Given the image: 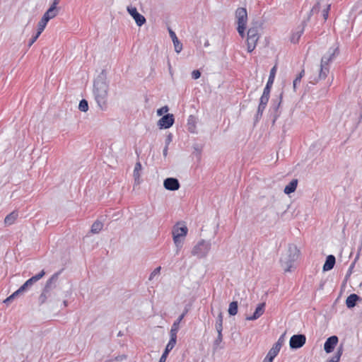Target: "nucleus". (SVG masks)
<instances>
[{
  "mask_svg": "<svg viewBox=\"0 0 362 362\" xmlns=\"http://www.w3.org/2000/svg\"><path fill=\"white\" fill-rule=\"evenodd\" d=\"M339 53V47L330 48L328 51V55H325L321 59L320 66L319 75L314 77L313 83H317L319 80L325 79L329 73V63L331 62L337 55Z\"/></svg>",
  "mask_w": 362,
  "mask_h": 362,
  "instance_id": "obj_3",
  "label": "nucleus"
},
{
  "mask_svg": "<svg viewBox=\"0 0 362 362\" xmlns=\"http://www.w3.org/2000/svg\"><path fill=\"white\" fill-rule=\"evenodd\" d=\"M336 263V258L334 255H329L326 257L325 262L323 265L322 269L324 272H327L332 269Z\"/></svg>",
  "mask_w": 362,
  "mask_h": 362,
  "instance_id": "obj_17",
  "label": "nucleus"
},
{
  "mask_svg": "<svg viewBox=\"0 0 362 362\" xmlns=\"http://www.w3.org/2000/svg\"><path fill=\"white\" fill-rule=\"evenodd\" d=\"M339 341V339L337 336L333 335L327 339L324 344V349L326 353L329 354L334 351L335 346Z\"/></svg>",
  "mask_w": 362,
  "mask_h": 362,
  "instance_id": "obj_13",
  "label": "nucleus"
},
{
  "mask_svg": "<svg viewBox=\"0 0 362 362\" xmlns=\"http://www.w3.org/2000/svg\"><path fill=\"white\" fill-rule=\"evenodd\" d=\"M299 252V250L295 245H289L287 257L284 259H281V264L285 267V272L291 271V269L293 267V263L298 258Z\"/></svg>",
  "mask_w": 362,
  "mask_h": 362,
  "instance_id": "obj_4",
  "label": "nucleus"
},
{
  "mask_svg": "<svg viewBox=\"0 0 362 362\" xmlns=\"http://www.w3.org/2000/svg\"><path fill=\"white\" fill-rule=\"evenodd\" d=\"M183 320V315H180L179 317L173 324L170 334L177 335V333L180 329V323Z\"/></svg>",
  "mask_w": 362,
  "mask_h": 362,
  "instance_id": "obj_26",
  "label": "nucleus"
},
{
  "mask_svg": "<svg viewBox=\"0 0 362 362\" xmlns=\"http://www.w3.org/2000/svg\"><path fill=\"white\" fill-rule=\"evenodd\" d=\"M163 186L168 190L175 191L180 188V185L177 178L168 177L164 180Z\"/></svg>",
  "mask_w": 362,
  "mask_h": 362,
  "instance_id": "obj_12",
  "label": "nucleus"
},
{
  "mask_svg": "<svg viewBox=\"0 0 362 362\" xmlns=\"http://www.w3.org/2000/svg\"><path fill=\"white\" fill-rule=\"evenodd\" d=\"M306 342V337L303 334L293 335L289 341L290 348L291 349H298L304 346Z\"/></svg>",
  "mask_w": 362,
  "mask_h": 362,
  "instance_id": "obj_6",
  "label": "nucleus"
},
{
  "mask_svg": "<svg viewBox=\"0 0 362 362\" xmlns=\"http://www.w3.org/2000/svg\"><path fill=\"white\" fill-rule=\"evenodd\" d=\"M330 6H331L330 4H327L326 8L325 9H323V11H322V16H323V18L325 19V21H326L328 18Z\"/></svg>",
  "mask_w": 362,
  "mask_h": 362,
  "instance_id": "obj_41",
  "label": "nucleus"
},
{
  "mask_svg": "<svg viewBox=\"0 0 362 362\" xmlns=\"http://www.w3.org/2000/svg\"><path fill=\"white\" fill-rule=\"evenodd\" d=\"M211 243L202 240L195 245L192 250V255L198 258H204L209 253L211 249Z\"/></svg>",
  "mask_w": 362,
  "mask_h": 362,
  "instance_id": "obj_5",
  "label": "nucleus"
},
{
  "mask_svg": "<svg viewBox=\"0 0 362 362\" xmlns=\"http://www.w3.org/2000/svg\"><path fill=\"white\" fill-rule=\"evenodd\" d=\"M175 122L173 114H166L163 115L158 122V125L160 129H168L171 127Z\"/></svg>",
  "mask_w": 362,
  "mask_h": 362,
  "instance_id": "obj_8",
  "label": "nucleus"
},
{
  "mask_svg": "<svg viewBox=\"0 0 362 362\" xmlns=\"http://www.w3.org/2000/svg\"><path fill=\"white\" fill-rule=\"evenodd\" d=\"M170 339L165 348H168L170 351L175 347L177 341V335L170 334Z\"/></svg>",
  "mask_w": 362,
  "mask_h": 362,
  "instance_id": "obj_33",
  "label": "nucleus"
},
{
  "mask_svg": "<svg viewBox=\"0 0 362 362\" xmlns=\"http://www.w3.org/2000/svg\"><path fill=\"white\" fill-rule=\"evenodd\" d=\"M201 76V72L199 70H194L192 72V78L193 79H198Z\"/></svg>",
  "mask_w": 362,
  "mask_h": 362,
  "instance_id": "obj_46",
  "label": "nucleus"
},
{
  "mask_svg": "<svg viewBox=\"0 0 362 362\" xmlns=\"http://www.w3.org/2000/svg\"><path fill=\"white\" fill-rule=\"evenodd\" d=\"M48 20L47 17H42L41 20L38 23L37 25V34L40 35L46 27L47 23H48Z\"/></svg>",
  "mask_w": 362,
  "mask_h": 362,
  "instance_id": "obj_29",
  "label": "nucleus"
},
{
  "mask_svg": "<svg viewBox=\"0 0 362 362\" xmlns=\"http://www.w3.org/2000/svg\"><path fill=\"white\" fill-rule=\"evenodd\" d=\"M266 107H267V105H262V104L259 103V105H258V108H257V112H258L259 114H260V112L263 113V112L265 110Z\"/></svg>",
  "mask_w": 362,
  "mask_h": 362,
  "instance_id": "obj_50",
  "label": "nucleus"
},
{
  "mask_svg": "<svg viewBox=\"0 0 362 362\" xmlns=\"http://www.w3.org/2000/svg\"><path fill=\"white\" fill-rule=\"evenodd\" d=\"M269 99V96L262 95L259 99V103L267 105Z\"/></svg>",
  "mask_w": 362,
  "mask_h": 362,
  "instance_id": "obj_44",
  "label": "nucleus"
},
{
  "mask_svg": "<svg viewBox=\"0 0 362 362\" xmlns=\"http://www.w3.org/2000/svg\"><path fill=\"white\" fill-rule=\"evenodd\" d=\"M13 298H11V296H8L7 298H6L4 301V303H8L11 302Z\"/></svg>",
  "mask_w": 362,
  "mask_h": 362,
  "instance_id": "obj_61",
  "label": "nucleus"
},
{
  "mask_svg": "<svg viewBox=\"0 0 362 362\" xmlns=\"http://www.w3.org/2000/svg\"><path fill=\"white\" fill-rule=\"evenodd\" d=\"M320 1H317L314 6L312 8V9L310 10V14L308 16V19L310 18V16L314 14V13H319L320 11Z\"/></svg>",
  "mask_w": 362,
  "mask_h": 362,
  "instance_id": "obj_38",
  "label": "nucleus"
},
{
  "mask_svg": "<svg viewBox=\"0 0 362 362\" xmlns=\"http://www.w3.org/2000/svg\"><path fill=\"white\" fill-rule=\"evenodd\" d=\"M262 114H263V113H262V112H260V114H259L258 112H257V113H256V115H255V124L256 122H257L260 119V118H261V117H262Z\"/></svg>",
  "mask_w": 362,
  "mask_h": 362,
  "instance_id": "obj_54",
  "label": "nucleus"
},
{
  "mask_svg": "<svg viewBox=\"0 0 362 362\" xmlns=\"http://www.w3.org/2000/svg\"><path fill=\"white\" fill-rule=\"evenodd\" d=\"M196 119L194 116L190 115L187 120L188 131L191 133L196 132Z\"/></svg>",
  "mask_w": 362,
  "mask_h": 362,
  "instance_id": "obj_27",
  "label": "nucleus"
},
{
  "mask_svg": "<svg viewBox=\"0 0 362 362\" xmlns=\"http://www.w3.org/2000/svg\"><path fill=\"white\" fill-rule=\"evenodd\" d=\"M160 269H161V267H156L150 274V276H149V280H152L153 279V277L156 276V275H158L160 274Z\"/></svg>",
  "mask_w": 362,
  "mask_h": 362,
  "instance_id": "obj_40",
  "label": "nucleus"
},
{
  "mask_svg": "<svg viewBox=\"0 0 362 362\" xmlns=\"http://www.w3.org/2000/svg\"><path fill=\"white\" fill-rule=\"evenodd\" d=\"M60 272L54 273L45 283L42 293L38 298V303L40 305L45 303H52L55 294L54 290L57 287V281Z\"/></svg>",
  "mask_w": 362,
  "mask_h": 362,
  "instance_id": "obj_2",
  "label": "nucleus"
},
{
  "mask_svg": "<svg viewBox=\"0 0 362 362\" xmlns=\"http://www.w3.org/2000/svg\"><path fill=\"white\" fill-rule=\"evenodd\" d=\"M238 303L237 301H233L229 304L228 313L230 315H235L238 313Z\"/></svg>",
  "mask_w": 362,
  "mask_h": 362,
  "instance_id": "obj_30",
  "label": "nucleus"
},
{
  "mask_svg": "<svg viewBox=\"0 0 362 362\" xmlns=\"http://www.w3.org/2000/svg\"><path fill=\"white\" fill-rule=\"evenodd\" d=\"M223 315L222 312H219L215 324H223Z\"/></svg>",
  "mask_w": 362,
  "mask_h": 362,
  "instance_id": "obj_47",
  "label": "nucleus"
},
{
  "mask_svg": "<svg viewBox=\"0 0 362 362\" xmlns=\"http://www.w3.org/2000/svg\"><path fill=\"white\" fill-rule=\"evenodd\" d=\"M281 349L280 344H274L262 362H272Z\"/></svg>",
  "mask_w": 362,
  "mask_h": 362,
  "instance_id": "obj_14",
  "label": "nucleus"
},
{
  "mask_svg": "<svg viewBox=\"0 0 362 362\" xmlns=\"http://www.w3.org/2000/svg\"><path fill=\"white\" fill-rule=\"evenodd\" d=\"M343 353V347L342 346H340L338 349H337V353L336 354L337 355H339V357H341V354Z\"/></svg>",
  "mask_w": 362,
  "mask_h": 362,
  "instance_id": "obj_58",
  "label": "nucleus"
},
{
  "mask_svg": "<svg viewBox=\"0 0 362 362\" xmlns=\"http://www.w3.org/2000/svg\"><path fill=\"white\" fill-rule=\"evenodd\" d=\"M78 109L81 112H87L88 110V103L86 99H82L78 105Z\"/></svg>",
  "mask_w": 362,
  "mask_h": 362,
  "instance_id": "obj_35",
  "label": "nucleus"
},
{
  "mask_svg": "<svg viewBox=\"0 0 362 362\" xmlns=\"http://www.w3.org/2000/svg\"><path fill=\"white\" fill-rule=\"evenodd\" d=\"M23 293L28 290V286H26L25 284L24 283L19 288H18Z\"/></svg>",
  "mask_w": 362,
  "mask_h": 362,
  "instance_id": "obj_56",
  "label": "nucleus"
},
{
  "mask_svg": "<svg viewBox=\"0 0 362 362\" xmlns=\"http://www.w3.org/2000/svg\"><path fill=\"white\" fill-rule=\"evenodd\" d=\"M127 10L129 15L134 19L138 26H141L146 23L145 17L137 11L136 7L128 6Z\"/></svg>",
  "mask_w": 362,
  "mask_h": 362,
  "instance_id": "obj_7",
  "label": "nucleus"
},
{
  "mask_svg": "<svg viewBox=\"0 0 362 362\" xmlns=\"http://www.w3.org/2000/svg\"><path fill=\"white\" fill-rule=\"evenodd\" d=\"M103 224L102 222L95 221L91 226V232L93 233H98L103 229Z\"/></svg>",
  "mask_w": 362,
  "mask_h": 362,
  "instance_id": "obj_31",
  "label": "nucleus"
},
{
  "mask_svg": "<svg viewBox=\"0 0 362 362\" xmlns=\"http://www.w3.org/2000/svg\"><path fill=\"white\" fill-rule=\"evenodd\" d=\"M361 298L356 293L349 295L346 300V305L348 308H354L358 302H360Z\"/></svg>",
  "mask_w": 362,
  "mask_h": 362,
  "instance_id": "obj_16",
  "label": "nucleus"
},
{
  "mask_svg": "<svg viewBox=\"0 0 362 362\" xmlns=\"http://www.w3.org/2000/svg\"><path fill=\"white\" fill-rule=\"evenodd\" d=\"M193 148L194 152H196L198 155L201 153L202 148L199 146V144H194L193 146Z\"/></svg>",
  "mask_w": 362,
  "mask_h": 362,
  "instance_id": "obj_51",
  "label": "nucleus"
},
{
  "mask_svg": "<svg viewBox=\"0 0 362 362\" xmlns=\"http://www.w3.org/2000/svg\"><path fill=\"white\" fill-rule=\"evenodd\" d=\"M359 252H358V254L356 255L354 262L351 264V265L349 266V268L346 272V274L345 276V278H344V280L343 281V285L345 286L347 281L349 280V277L351 276V274L353 273V269L355 267V264L356 263V262L358 261V258H359Z\"/></svg>",
  "mask_w": 362,
  "mask_h": 362,
  "instance_id": "obj_23",
  "label": "nucleus"
},
{
  "mask_svg": "<svg viewBox=\"0 0 362 362\" xmlns=\"http://www.w3.org/2000/svg\"><path fill=\"white\" fill-rule=\"evenodd\" d=\"M40 35H38L37 33H36V34L30 39L28 45L29 47L32 46V45L37 40Z\"/></svg>",
  "mask_w": 362,
  "mask_h": 362,
  "instance_id": "obj_45",
  "label": "nucleus"
},
{
  "mask_svg": "<svg viewBox=\"0 0 362 362\" xmlns=\"http://www.w3.org/2000/svg\"><path fill=\"white\" fill-rule=\"evenodd\" d=\"M61 1V0H54V1H53V3L52 4V5L57 6L59 4V1Z\"/></svg>",
  "mask_w": 362,
  "mask_h": 362,
  "instance_id": "obj_64",
  "label": "nucleus"
},
{
  "mask_svg": "<svg viewBox=\"0 0 362 362\" xmlns=\"http://www.w3.org/2000/svg\"><path fill=\"white\" fill-rule=\"evenodd\" d=\"M169 34H170V36L173 42L175 51L177 53H180L182 49V43L179 41L176 34L172 30H169Z\"/></svg>",
  "mask_w": 362,
  "mask_h": 362,
  "instance_id": "obj_18",
  "label": "nucleus"
},
{
  "mask_svg": "<svg viewBox=\"0 0 362 362\" xmlns=\"http://www.w3.org/2000/svg\"><path fill=\"white\" fill-rule=\"evenodd\" d=\"M276 66H274L270 70L269 76V78H268V81H267V83H268L269 85H273V83H274V78H275V75H276Z\"/></svg>",
  "mask_w": 362,
  "mask_h": 362,
  "instance_id": "obj_34",
  "label": "nucleus"
},
{
  "mask_svg": "<svg viewBox=\"0 0 362 362\" xmlns=\"http://www.w3.org/2000/svg\"><path fill=\"white\" fill-rule=\"evenodd\" d=\"M169 110V108L167 105H165L160 108H159L158 110H157V115L158 116H161L163 115V114H165Z\"/></svg>",
  "mask_w": 362,
  "mask_h": 362,
  "instance_id": "obj_39",
  "label": "nucleus"
},
{
  "mask_svg": "<svg viewBox=\"0 0 362 362\" xmlns=\"http://www.w3.org/2000/svg\"><path fill=\"white\" fill-rule=\"evenodd\" d=\"M222 341H223V334L222 333L218 334V336L216 338V339L214 340V344H213V347H214V350L217 349L219 347V345L222 342Z\"/></svg>",
  "mask_w": 362,
  "mask_h": 362,
  "instance_id": "obj_37",
  "label": "nucleus"
},
{
  "mask_svg": "<svg viewBox=\"0 0 362 362\" xmlns=\"http://www.w3.org/2000/svg\"><path fill=\"white\" fill-rule=\"evenodd\" d=\"M168 146H165L163 148V154L164 156V157H166L167 155H168Z\"/></svg>",
  "mask_w": 362,
  "mask_h": 362,
  "instance_id": "obj_59",
  "label": "nucleus"
},
{
  "mask_svg": "<svg viewBox=\"0 0 362 362\" xmlns=\"http://www.w3.org/2000/svg\"><path fill=\"white\" fill-rule=\"evenodd\" d=\"M246 28V25H238L237 30L239 35L242 37H245V30Z\"/></svg>",
  "mask_w": 362,
  "mask_h": 362,
  "instance_id": "obj_42",
  "label": "nucleus"
},
{
  "mask_svg": "<svg viewBox=\"0 0 362 362\" xmlns=\"http://www.w3.org/2000/svg\"><path fill=\"white\" fill-rule=\"evenodd\" d=\"M18 212H16V211H12L9 214H8L4 219L5 224L6 226H11L13 223H14V222L16 221V220L18 218Z\"/></svg>",
  "mask_w": 362,
  "mask_h": 362,
  "instance_id": "obj_25",
  "label": "nucleus"
},
{
  "mask_svg": "<svg viewBox=\"0 0 362 362\" xmlns=\"http://www.w3.org/2000/svg\"><path fill=\"white\" fill-rule=\"evenodd\" d=\"M58 13V8L57 6L51 5L48 10L44 13L43 17H47V20L54 18Z\"/></svg>",
  "mask_w": 362,
  "mask_h": 362,
  "instance_id": "obj_24",
  "label": "nucleus"
},
{
  "mask_svg": "<svg viewBox=\"0 0 362 362\" xmlns=\"http://www.w3.org/2000/svg\"><path fill=\"white\" fill-rule=\"evenodd\" d=\"M305 74V71L304 69H303L298 74V77H300V78L301 79L302 77L304 76Z\"/></svg>",
  "mask_w": 362,
  "mask_h": 362,
  "instance_id": "obj_63",
  "label": "nucleus"
},
{
  "mask_svg": "<svg viewBox=\"0 0 362 362\" xmlns=\"http://www.w3.org/2000/svg\"><path fill=\"white\" fill-rule=\"evenodd\" d=\"M45 275V270H42L40 273H38L37 274L32 276L31 278H30L29 279L27 280V281L31 284L32 286H33L34 284H35L37 281H38L40 279H41Z\"/></svg>",
  "mask_w": 362,
  "mask_h": 362,
  "instance_id": "obj_28",
  "label": "nucleus"
},
{
  "mask_svg": "<svg viewBox=\"0 0 362 362\" xmlns=\"http://www.w3.org/2000/svg\"><path fill=\"white\" fill-rule=\"evenodd\" d=\"M260 25L258 22L252 23V26L249 28L247 35L259 38V27Z\"/></svg>",
  "mask_w": 362,
  "mask_h": 362,
  "instance_id": "obj_19",
  "label": "nucleus"
},
{
  "mask_svg": "<svg viewBox=\"0 0 362 362\" xmlns=\"http://www.w3.org/2000/svg\"><path fill=\"white\" fill-rule=\"evenodd\" d=\"M22 294H23V293L19 289H18L14 293H13L11 296V298H13L14 299Z\"/></svg>",
  "mask_w": 362,
  "mask_h": 362,
  "instance_id": "obj_52",
  "label": "nucleus"
},
{
  "mask_svg": "<svg viewBox=\"0 0 362 362\" xmlns=\"http://www.w3.org/2000/svg\"><path fill=\"white\" fill-rule=\"evenodd\" d=\"M142 170V166L140 162H137L135 164L133 176L134 178V182L136 185L140 184V176H141V171Z\"/></svg>",
  "mask_w": 362,
  "mask_h": 362,
  "instance_id": "obj_20",
  "label": "nucleus"
},
{
  "mask_svg": "<svg viewBox=\"0 0 362 362\" xmlns=\"http://www.w3.org/2000/svg\"><path fill=\"white\" fill-rule=\"evenodd\" d=\"M284 335H281L275 344H280L281 347L284 344Z\"/></svg>",
  "mask_w": 362,
  "mask_h": 362,
  "instance_id": "obj_57",
  "label": "nucleus"
},
{
  "mask_svg": "<svg viewBox=\"0 0 362 362\" xmlns=\"http://www.w3.org/2000/svg\"><path fill=\"white\" fill-rule=\"evenodd\" d=\"M108 90L109 83L107 79V74L105 70H102L94 80L93 89L95 100L102 111H105L108 107Z\"/></svg>",
  "mask_w": 362,
  "mask_h": 362,
  "instance_id": "obj_1",
  "label": "nucleus"
},
{
  "mask_svg": "<svg viewBox=\"0 0 362 362\" xmlns=\"http://www.w3.org/2000/svg\"><path fill=\"white\" fill-rule=\"evenodd\" d=\"M215 328L218 334L222 333L223 324H215Z\"/></svg>",
  "mask_w": 362,
  "mask_h": 362,
  "instance_id": "obj_48",
  "label": "nucleus"
},
{
  "mask_svg": "<svg viewBox=\"0 0 362 362\" xmlns=\"http://www.w3.org/2000/svg\"><path fill=\"white\" fill-rule=\"evenodd\" d=\"M170 350L168 348H165L164 352L163 353V356L168 357Z\"/></svg>",
  "mask_w": 362,
  "mask_h": 362,
  "instance_id": "obj_60",
  "label": "nucleus"
},
{
  "mask_svg": "<svg viewBox=\"0 0 362 362\" xmlns=\"http://www.w3.org/2000/svg\"><path fill=\"white\" fill-rule=\"evenodd\" d=\"M259 38L247 35V45L248 52H252L256 47Z\"/></svg>",
  "mask_w": 362,
  "mask_h": 362,
  "instance_id": "obj_21",
  "label": "nucleus"
},
{
  "mask_svg": "<svg viewBox=\"0 0 362 362\" xmlns=\"http://www.w3.org/2000/svg\"><path fill=\"white\" fill-rule=\"evenodd\" d=\"M173 238L174 243L177 247L176 254H178L179 251L180 250V249L182 248V247L183 245V240L182 238H175V237H173Z\"/></svg>",
  "mask_w": 362,
  "mask_h": 362,
  "instance_id": "obj_36",
  "label": "nucleus"
},
{
  "mask_svg": "<svg viewBox=\"0 0 362 362\" xmlns=\"http://www.w3.org/2000/svg\"><path fill=\"white\" fill-rule=\"evenodd\" d=\"M298 185V180L294 179L292 180L284 188V192L286 194H290L293 193L296 189Z\"/></svg>",
  "mask_w": 362,
  "mask_h": 362,
  "instance_id": "obj_22",
  "label": "nucleus"
},
{
  "mask_svg": "<svg viewBox=\"0 0 362 362\" xmlns=\"http://www.w3.org/2000/svg\"><path fill=\"white\" fill-rule=\"evenodd\" d=\"M303 31H304V25L300 30L297 31L296 33H295L292 35V36L291 37V42L297 43L298 42L300 36L303 33Z\"/></svg>",
  "mask_w": 362,
  "mask_h": 362,
  "instance_id": "obj_32",
  "label": "nucleus"
},
{
  "mask_svg": "<svg viewBox=\"0 0 362 362\" xmlns=\"http://www.w3.org/2000/svg\"><path fill=\"white\" fill-rule=\"evenodd\" d=\"M272 86V85H269V84L267 83L266 86L264 88L262 95L269 96Z\"/></svg>",
  "mask_w": 362,
  "mask_h": 362,
  "instance_id": "obj_43",
  "label": "nucleus"
},
{
  "mask_svg": "<svg viewBox=\"0 0 362 362\" xmlns=\"http://www.w3.org/2000/svg\"><path fill=\"white\" fill-rule=\"evenodd\" d=\"M166 358H167L166 356H164L162 355L158 362H165Z\"/></svg>",
  "mask_w": 362,
  "mask_h": 362,
  "instance_id": "obj_62",
  "label": "nucleus"
},
{
  "mask_svg": "<svg viewBox=\"0 0 362 362\" xmlns=\"http://www.w3.org/2000/svg\"><path fill=\"white\" fill-rule=\"evenodd\" d=\"M238 25H246L247 21V13L245 8H238L235 11Z\"/></svg>",
  "mask_w": 362,
  "mask_h": 362,
  "instance_id": "obj_9",
  "label": "nucleus"
},
{
  "mask_svg": "<svg viewBox=\"0 0 362 362\" xmlns=\"http://www.w3.org/2000/svg\"><path fill=\"white\" fill-rule=\"evenodd\" d=\"M340 357L339 355L335 354L330 360V362H339Z\"/></svg>",
  "mask_w": 362,
  "mask_h": 362,
  "instance_id": "obj_55",
  "label": "nucleus"
},
{
  "mask_svg": "<svg viewBox=\"0 0 362 362\" xmlns=\"http://www.w3.org/2000/svg\"><path fill=\"white\" fill-rule=\"evenodd\" d=\"M265 305V303H259L256 308L253 315L246 317V320L253 321L261 317L264 313Z\"/></svg>",
  "mask_w": 362,
  "mask_h": 362,
  "instance_id": "obj_15",
  "label": "nucleus"
},
{
  "mask_svg": "<svg viewBox=\"0 0 362 362\" xmlns=\"http://www.w3.org/2000/svg\"><path fill=\"white\" fill-rule=\"evenodd\" d=\"M180 223H177L173 228L172 234L173 237L182 238H185L188 232V228L186 226L183 225L179 226Z\"/></svg>",
  "mask_w": 362,
  "mask_h": 362,
  "instance_id": "obj_11",
  "label": "nucleus"
},
{
  "mask_svg": "<svg viewBox=\"0 0 362 362\" xmlns=\"http://www.w3.org/2000/svg\"><path fill=\"white\" fill-rule=\"evenodd\" d=\"M282 100V93L280 94L278 98L273 99L272 102V105L270 107V111L272 112V114L273 115V123L276 122L278 117L279 116V114L278 113V110L280 107V105L281 103Z\"/></svg>",
  "mask_w": 362,
  "mask_h": 362,
  "instance_id": "obj_10",
  "label": "nucleus"
},
{
  "mask_svg": "<svg viewBox=\"0 0 362 362\" xmlns=\"http://www.w3.org/2000/svg\"><path fill=\"white\" fill-rule=\"evenodd\" d=\"M300 80L301 79L300 78V77H298V76L294 79V81L293 82V89L294 90H296V86H297L298 83H299L300 82Z\"/></svg>",
  "mask_w": 362,
  "mask_h": 362,
  "instance_id": "obj_53",
  "label": "nucleus"
},
{
  "mask_svg": "<svg viewBox=\"0 0 362 362\" xmlns=\"http://www.w3.org/2000/svg\"><path fill=\"white\" fill-rule=\"evenodd\" d=\"M173 136L171 134H169L165 139V146H168L170 142L172 141Z\"/></svg>",
  "mask_w": 362,
  "mask_h": 362,
  "instance_id": "obj_49",
  "label": "nucleus"
}]
</instances>
